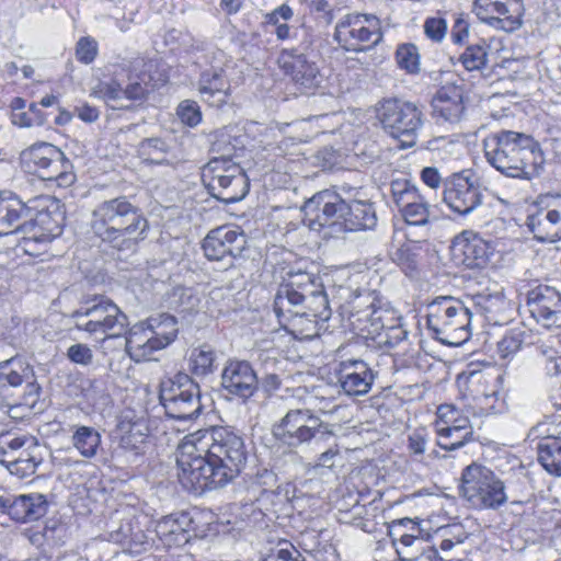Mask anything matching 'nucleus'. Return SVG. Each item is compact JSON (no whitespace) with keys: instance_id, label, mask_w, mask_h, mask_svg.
Here are the masks:
<instances>
[{"instance_id":"nucleus-1","label":"nucleus","mask_w":561,"mask_h":561,"mask_svg":"<svg viewBox=\"0 0 561 561\" xmlns=\"http://www.w3.org/2000/svg\"><path fill=\"white\" fill-rule=\"evenodd\" d=\"M243 438L228 426H211L186 435L178 447L179 480L188 491L224 486L247 462Z\"/></svg>"},{"instance_id":"nucleus-2","label":"nucleus","mask_w":561,"mask_h":561,"mask_svg":"<svg viewBox=\"0 0 561 561\" xmlns=\"http://www.w3.org/2000/svg\"><path fill=\"white\" fill-rule=\"evenodd\" d=\"M488 162L501 173L531 180L540 174L545 157L539 144L529 135L501 130L484 140Z\"/></svg>"},{"instance_id":"nucleus-3","label":"nucleus","mask_w":561,"mask_h":561,"mask_svg":"<svg viewBox=\"0 0 561 561\" xmlns=\"http://www.w3.org/2000/svg\"><path fill=\"white\" fill-rule=\"evenodd\" d=\"M93 233L118 250H129L147 237L149 224L126 196L101 202L92 211Z\"/></svg>"},{"instance_id":"nucleus-4","label":"nucleus","mask_w":561,"mask_h":561,"mask_svg":"<svg viewBox=\"0 0 561 561\" xmlns=\"http://www.w3.org/2000/svg\"><path fill=\"white\" fill-rule=\"evenodd\" d=\"M311 287L309 273H289L279 285L274 298V312L280 327L301 340L312 339L318 334L320 320L305 314L302 310L294 309L301 306L304 297L302 291H295L294 288L306 290Z\"/></svg>"},{"instance_id":"nucleus-5","label":"nucleus","mask_w":561,"mask_h":561,"mask_svg":"<svg viewBox=\"0 0 561 561\" xmlns=\"http://www.w3.org/2000/svg\"><path fill=\"white\" fill-rule=\"evenodd\" d=\"M427 329L442 344L459 346L471 335V311L451 296H439L426 306Z\"/></svg>"},{"instance_id":"nucleus-6","label":"nucleus","mask_w":561,"mask_h":561,"mask_svg":"<svg viewBox=\"0 0 561 561\" xmlns=\"http://www.w3.org/2000/svg\"><path fill=\"white\" fill-rule=\"evenodd\" d=\"M72 318L77 330L100 341L121 336L128 325L126 314L103 296L84 301Z\"/></svg>"},{"instance_id":"nucleus-7","label":"nucleus","mask_w":561,"mask_h":561,"mask_svg":"<svg viewBox=\"0 0 561 561\" xmlns=\"http://www.w3.org/2000/svg\"><path fill=\"white\" fill-rule=\"evenodd\" d=\"M21 164L28 173L44 181L55 182L59 187H68L76 181L73 165L65 153L49 142H38L21 152Z\"/></svg>"},{"instance_id":"nucleus-8","label":"nucleus","mask_w":561,"mask_h":561,"mask_svg":"<svg viewBox=\"0 0 561 561\" xmlns=\"http://www.w3.org/2000/svg\"><path fill=\"white\" fill-rule=\"evenodd\" d=\"M460 494L480 510H496L507 501L504 482L490 468L477 462L462 470Z\"/></svg>"},{"instance_id":"nucleus-9","label":"nucleus","mask_w":561,"mask_h":561,"mask_svg":"<svg viewBox=\"0 0 561 561\" xmlns=\"http://www.w3.org/2000/svg\"><path fill=\"white\" fill-rule=\"evenodd\" d=\"M376 116L383 130L401 142L402 148L416 144L423 125L422 111L411 102L385 99L377 104Z\"/></svg>"},{"instance_id":"nucleus-10","label":"nucleus","mask_w":561,"mask_h":561,"mask_svg":"<svg viewBox=\"0 0 561 561\" xmlns=\"http://www.w3.org/2000/svg\"><path fill=\"white\" fill-rule=\"evenodd\" d=\"M203 181L210 195L226 204L241 201L249 192L245 172L229 157L211 159L203 169Z\"/></svg>"},{"instance_id":"nucleus-11","label":"nucleus","mask_w":561,"mask_h":561,"mask_svg":"<svg viewBox=\"0 0 561 561\" xmlns=\"http://www.w3.org/2000/svg\"><path fill=\"white\" fill-rule=\"evenodd\" d=\"M159 398L165 414L174 420L196 419L203 409L199 386L186 374L163 380Z\"/></svg>"},{"instance_id":"nucleus-12","label":"nucleus","mask_w":561,"mask_h":561,"mask_svg":"<svg viewBox=\"0 0 561 561\" xmlns=\"http://www.w3.org/2000/svg\"><path fill=\"white\" fill-rule=\"evenodd\" d=\"M272 431L277 440L289 447H298L312 438L324 440L333 436L329 425L309 409L289 410Z\"/></svg>"},{"instance_id":"nucleus-13","label":"nucleus","mask_w":561,"mask_h":561,"mask_svg":"<svg viewBox=\"0 0 561 561\" xmlns=\"http://www.w3.org/2000/svg\"><path fill=\"white\" fill-rule=\"evenodd\" d=\"M304 224L310 230L333 236L341 233L342 214L345 201L334 190H322L313 194L301 207Z\"/></svg>"},{"instance_id":"nucleus-14","label":"nucleus","mask_w":561,"mask_h":561,"mask_svg":"<svg viewBox=\"0 0 561 561\" xmlns=\"http://www.w3.org/2000/svg\"><path fill=\"white\" fill-rule=\"evenodd\" d=\"M334 39L348 51H365L382 39L380 20L373 14H346L335 25Z\"/></svg>"},{"instance_id":"nucleus-15","label":"nucleus","mask_w":561,"mask_h":561,"mask_svg":"<svg viewBox=\"0 0 561 561\" xmlns=\"http://www.w3.org/2000/svg\"><path fill=\"white\" fill-rule=\"evenodd\" d=\"M483 194L478 179L462 170L444 182V203L456 214L468 215L482 204Z\"/></svg>"},{"instance_id":"nucleus-16","label":"nucleus","mask_w":561,"mask_h":561,"mask_svg":"<svg viewBox=\"0 0 561 561\" xmlns=\"http://www.w3.org/2000/svg\"><path fill=\"white\" fill-rule=\"evenodd\" d=\"M390 190L407 224L425 226L430 222L432 207L415 185L405 179H396L391 181Z\"/></svg>"},{"instance_id":"nucleus-17","label":"nucleus","mask_w":561,"mask_h":561,"mask_svg":"<svg viewBox=\"0 0 561 561\" xmlns=\"http://www.w3.org/2000/svg\"><path fill=\"white\" fill-rule=\"evenodd\" d=\"M25 385L20 405L33 408L38 399L41 387L36 382L33 367L21 358H11L0 363V393L9 388Z\"/></svg>"},{"instance_id":"nucleus-18","label":"nucleus","mask_w":561,"mask_h":561,"mask_svg":"<svg viewBox=\"0 0 561 561\" xmlns=\"http://www.w3.org/2000/svg\"><path fill=\"white\" fill-rule=\"evenodd\" d=\"M48 213H38L36 218L25 221L16 231L22 233L18 248L30 256H39L47 252L49 243L60 232L58 222H50Z\"/></svg>"},{"instance_id":"nucleus-19","label":"nucleus","mask_w":561,"mask_h":561,"mask_svg":"<svg viewBox=\"0 0 561 561\" xmlns=\"http://www.w3.org/2000/svg\"><path fill=\"white\" fill-rule=\"evenodd\" d=\"M450 249L454 260L469 268L486 266L494 250L490 242L472 230L457 234Z\"/></svg>"},{"instance_id":"nucleus-20","label":"nucleus","mask_w":561,"mask_h":561,"mask_svg":"<svg viewBox=\"0 0 561 561\" xmlns=\"http://www.w3.org/2000/svg\"><path fill=\"white\" fill-rule=\"evenodd\" d=\"M366 300L368 305L365 309L356 310L351 314L354 330L378 339L383 335V331H388L389 328H393L400 322V317L396 310L381 306L376 307L370 294L367 295Z\"/></svg>"},{"instance_id":"nucleus-21","label":"nucleus","mask_w":561,"mask_h":561,"mask_svg":"<svg viewBox=\"0 0 561 561\" xmlns=\"http://www.w3.org/2000/svg\"><path fill=\"white\" fill-rule=\"evenodd\" d=\"M247 245V237L239 227H218L208 232L203 250L208 260L220 261L239 256Z\"/></svg>"},{"instance_id":"nucleus-22","label":"nucleus","mask_w":561,"mask_h":561,"mask_svg":"<svg viewBox=\"0 0 561 561\" xmlns=\"http://www.w3.org/2000/svg\"><path fill=\"white\" fill-rule=\"evenodd\" d=\"M485 377L480 373H471L466 377L465 398L468 402L472 416H482L500 413L504 403L500 400L495 390L486 391Z\"/></svg>"},{"instance_id":"nucleus-23","label":"nucleus","mask_w":561,"mask_h":561,"mask_svg":"<svg viewBox=\"0 0 561 561\" xmlns=\"http://www.w3.org/2000/svg\"><path fill=\"white\" fill-rule=\"evenodd\" d=\"M279 68L291 78V80L305 90L317 88L321 82L319 68L309 61L304 54L295 49H283L278 56Z\"/></svg>"},{"instance_id":"nucleus-24","label":"nucleus","mask_w":561,"mask_h":561,"mask_svg":"<svg viewBox=\"0 0 561 561\" xmlns=\"http://www.w3.org/2000/svg\"><path fill=\"white\" fill-rule=\"evenodd\" d=\"M0 511L13 520L27 523L46 514L47 501L41 493L0 495Z\"/></svg>"},{"instance_id":"nucleus-25","label":"nucleus","mask_w":561,"mask_h":561,"mask_svg":"<svg viewBox=\"0 0 561 561\" xmlns=\"http://www.w3.org/2000/svg\"><path fill=\"white\" fill-rule=\"evenodd\" d=\"M533 314L546 328L558 327L561 320V295L550 286L539 285L528 294Z\"/></svg>"},{"instance_id":"nucleus-26","label":"nucleus","mask_w":561,"mask_h":561,"mask_svg":"<svg viewBox=\"0 0 561 561\" xmlns=\"http://www.w3.org/2000/svg\"><path fill=\"white\" fill-rule=\"evenodd\" d=\"M222 386L232 394L249 398L257 388V377L247 360H230L222 371Z\"/></svg>"},{"instance_id":"nucleus-27","label":"nucleus","mask_w":561,"mask_h":561,"mask_svg":"<svg viewBox=\"0 0 561 561\" xmlns=\"http://www.w3.org/2000/svg\"><path fill=\"white\" fill-rule=\"evenodd\" d=\"M339 382L348 396H363L369 392L374 382L371 369L364 360L348 359L340 363Z\"/></svg>"},{"instance_id":"nucleus-28","label":"nucleus","mask_w":561,"mask_h":561,"mask_svg":"<svg viewBox=\"0 0 561 561\" xmlns=\"http://www.w3.org/2000/svg\"><path fill=\"white\" fill-rule=\"evenodd\" d=\"M433 115L437 121L455 124L465 114L463 90L456 84H445L437 90L433 100Z\"/></svg>"},{"instance_id":"nucleus-29","label":"nucleus","mask_w":561,"mask_h":561,"mask_svg":"<svg viewBox=\"0 0 561 561\" xmlns=\"http://www.w3.org/2000/svg\"><path fill=\"white\" fill-rule=\"evenodd\" d=\"M508 0H474L472 12L488 25L503 31H513L520 23L510 15Z\"/></svg>"},{"instance_id":"nucleus-30","label":"nucleus","mask_w":561,"mask_h":561,"mask_svg":"<svg viewBox=\"0 0 561 561\" xmlns=\"http://www.w3.org/2000/svg\"><path fill=\"white\" fill-rule=\"evenodd\" d=\"M527 226L535 238L542 242H556L561 239V201L558 208L539 210L527 219Z\"/></svg>"},{"instance_id":"nucleus-31","label":"nucleus","mask_w":561,"mask_h":561,"mask_svg":"<svg viewBox=\"0 0 561 561\" xmlns=\"http://www.w3.org/2000/svg\"><path fill=\"white\" fill-rule=\"evenodd\" d=\"M158 350H162V344L156 341L147 320L133 325L126 337V351L135 362L149 358Z\"/></svg>"},{"instance_id":"nucleus-32","label":"nucleus","mask_w":561,"mask_h":561,"mask_svg":"<svg viewBox=\"0 0 561 561\" xmlns=\"http://www.w3.org/2000/svg\"><path fill=\"white\" fill-rule=\"evenodd\" d=\"M198 92L204 102L221 107L230 96V82L222 71H204L198 81Z\"/></svg>"},{"instance_id":"nucleus-33","label":"nucleus","mask_w":561,"mask_h":561,"mask_svg":"<svg viewBox=\"0 0 561 561\" xmlns=\"http://www.w3.org/2000/svg\"><path fill=\"white\" fill-rule=\"evenodd\" d=\"M126 66L129 70L128 76L125 77L124 98L127 100H141L151 88L152 77L150 70L152 64L145 61L142 58H136L133 61H127Z\"/></svg>"},{"instance_id":"nucleus-34","label":"nucleus","mask_w":561,"mask_h":561,"mask_svg":"<svg viewBox=\"0 0 561 561\" xmlns=\"http://www.w3.org/2000/svg\"><path fill=\"white\" fill-rule=\"evenodd\" d=\"M191 519L186 514L169 515L156 525V533L167 547H180L188 542Z\"/></svg>"},{"instance_id":"nucleus-35","label":"nucleus","mask_w":561,"mask_h":561,"mask_svg":"<svg viewBox=\"0 0 561 561\" xmlns=\"http://www.w3.org/2000/svg\"><path fill=\"white\" fill-rule=\"evenodd\" d=\"M30 208L12 193H0V236L16 232L28 217Z\"/></svg>"},{"instance_id":"nucleus-36","label":"nucleus","mask_w":561,"mask_h":561,"mask_svg":"<svg viewBox=\"0 0 561 561\" xmlns=\"http://www.w3.org/2000/svg\"><path fill=\"white\" fill-rule=\"evenodd\" d=\"M377 217L371 204L362 201L345 202V213L342 214L341 233L373 229Z\"/></svg>"},{"instance_id":"nucleus-37","label":"nucleus","mask_w":561,"mask_h":561,"mask_svg":"<svg viewBox=\"0 0 561 561\" xmlns=\"http://www.w3.org/2000/svg\"><path fill=\"white\" fill-rule=\"evenodd\" d=\"M309 278L312 284L311 289L302 290L300 288H294L295 291H302L304 294L301 306L295 309L302 310L305 314L312 316L321 322H325L331 317L327 294L322 289V285L317 283L313 275L309 274Z\"/></svg>"},{"instance_id":"nucleus-38","label":"nucleus","mask_w":561,"mask_h":561,"mask_svg":"<svg viewBox=\"0 0 561 561\" xmlns=\"http://www.w3.org/2000/svg\"><path fill=\"white\" fill-rule=\"evenodd\" d=\"M118 428L122 433L121 447L134 456L145 454L148 445L149 427L145 420L121 421Z\"/></svg>"},{"instance_id":"nucleus-39","label":"nucleus","mask_w":561,"mask_h":561,"mask_svg":"<svg viewBox=\"0 0 561 561\" xmlns=\"http://www.w3.org/2000/svg\"><path fill=\"white\" fill-rule=\"evenodd\" d=\"M470 415L472 414L468 403H465L462 408L449 403L440 404L436 410L435 432H439L443 427L472 430Z\"/></svg>"},{"instance_id":"nucleus-40","label":"nucleus","mask_w":561,"mask_h":561,"mask_svg":"<svg viewBox=\"0 0 561 561\" xmlns=\"http://www.w3.org/2000/svg\"><path fill=\"white\" fill-rule=\"evenodd\" d=\"M538 461L550 474L561 477V437L547 436L537 446Z\"/></svg>"},{"instance_id":"nucleus-41","label":"nucleus","mask_w":561,"mask_h":561,"mask_svg":"<svg viewBox=\"0 0 561 561\" xmlns=\"http://www.w3.org/2000/svg\"><path fill=\"white\" fill-rule=\"evenodd\" d=\"M139 157L150 164L173 165L176 157L171 147L160 138H148L142 140L138 147Z\"/></svg>"},{"instance_id":"nucleus-42","label":"nucleus","mask_w":561,"mask_h":561,"mask_svg":"<svg viewBox=\"0 0 561 561\" xmlns=\"http://www.w3.org/2000/svg\"><path fill=\"white\" fill-rule=\"evenodd\" d=\"M129 68L126 62L111 66L108 80H102L95 88V93L107 101H116L124 98L125 77L128 76Z\"/></svg>"},{"instance_id":"nucleus-43","label":"nucleus","mask_w":561,"mask_h":561,"mask_svg":"<svg viewBox=\"0 0 561 561\" xmlns=\"http://www.w3.org/2000/svg\"><path fill=\"white\" fill-rule=\"evenodd\" d=\"M388 533L393 542L399 541L404 547L415 542L423 543L419 525L408 517L392 520L388 525Z\"/></svg>"},{"instance_id":"nucleus-44","label":"nucleus","mask_w":561,"mask_h":561,"mask_svg":"<svg viewBox=\"0 0 561 561\" xmlns=\"http://www.w3.org/2000/svg\"><path fill=\"white\" fill-rule=\"evenodd\" d=\"M147 322L152 330L156 341L162 344V348L172 343L179 332L178 321L173 316L161 313L150 317Z\"/></svg>"},{"instance_id":"nucleus-45","label":"nucleus","mask_w":561,"mask_h":561,"mask_svg":"<svg viewBox=\"0 0 561 561\" xmlns=\"http://www.w3.org/2000/svg\"><path fill=\"white\" fill-rule=\"evenodd\" d=\"M71 442L82 457L92 458L100 447L101 435L93 427L78 426L72 434Z\"/></svg>"},{"instance_id":"nucleus-46","label":"nucleus","mask_w":561,"mask_h":561,"mask_svg":"<svg viewBox=\"0 0 561 561\" xmlns=\"http://www.w3.org/2000/svg\"><path fill=\"white\" fill-rule=\"evenodd\" d=\"M437 435V445L445 450H456L473 440V430H450L443 427Z\"/></svg>"},{"instance_id":"nucleus-47","label":"nucleus","mask_w":561,"mask_h":561,"mask_svg":"<svg viewBox=\"0 0 561 561\" xmlns=\"http://www.w3.org/2000/svg\"><path fill=\"white\" fill-rule=\"evenodd\" d=\"M474 307L485 316L489 321L496 322V316L505 310L506 301L500 294L478 295L473 298Z\"/></svg>"},{"instance_id":"nucleus-48","label":"nucleus","mask_w":561,"mask_h":561,"mask_svg":"<svg viewBox=\"0 0 561 561\" xmlns=\"http://www.w3.org/2000/svg\"><path fill=\"white\" fill-rule=\"evenodd\" d=\"M215 353L208 346L194 348L190 356V366L193 374L205 376L213 373L215 367Z\"/></svg>"},{"instance_id":"nucleus-49","label":"nucleus","mask_w":561,"mask_h":561,"mask_svg":"<svg viewBox=\"0 0 561 561\" xmlns=\"http://www.w3.org/2000/svg\"><path fill=\"white\" fill-rule=\"evenodd\" d=\"M367 515L368 508L365 505L356 503L350 511L341 512L339 519L342 523L351 524L365 533H371L374 525Z\"/></svg>"},{"instance_id":"nucleus-50","label":"nucleus","mask_w":561,"mask_h":561,"mask_svg":"<svg viewBox=\"0 0 561 561\" xmlns=\"http://www.w3.org/2000/svg\"><path fill=\"white\" fill-rule=\"evenodd\" d=\"M396 60L401 69L409 73H416L420 70V55L415 45L402 44L397 48Z\"/></svg>"},{"instance_id":"nucleus-51","label":"nucleus","mask_w":561,"mask_h":561,"mask_svg":"<svg viewBox=\"0 0 561 561\" xmlns=\"http://www.w3.org/2000/svg\"><path fill=\"white\" fill-rule=\"evenodd\" d=\"M41 459H15V457L0 458V463L3 465L7 470L16 476L19 479L28 478L35 473Z\"/></svg>"},{"instance_id":"nucleus-52","label":"nucleus","mask_w":561,"mask_h":561,"mask_svg":"<svg viewBox=\"0 0 561 561\" xmlns=\"http://www.w3.org/2000/svg\"><path fill=\"white\" fill-rule=\"evenodd\" d=\"M486 50L482 45H471L460 56L463 67L469 70H480L486 62Z\"/></svg>"},{"instance_id":"nucleus-53","label":"nucleus","mask_w":561,"mask_h":561,"mask_svg":"<svg viewBox=\"0 0 561 561\" xmlns=\"http://www.w3.org/2000/svg\"><path fill=\"white\" fill-rule=\"evenodd\" d=\"M523 344V333L511 331L497 343V353L501 358L506 359L516 354Z\"/></svg>"},{"instance_id":"nucleus-54","label":"nucleus","mask_w":561,"mask_h":561,"mask_svg":"<svg viewBox=\"0 0 561 561\" xmlns=\"http://www.w3.org/2000/svg\"><path fill=\"white\" fill-rule=\"evenodd\" d=\"M176 114L181 122L190 127L197 126L202 121V112L195 101H182L178 106Z\"/></svg>"},{"instance_id":"nucleus-55","label":"nucleus","mask_w":561,"mask_h":561,"mask_svg":"<svg viewBox=\"0 0 561 561\" xmlns=\"http://www.w3.org/2000/svg\"><path fill=\"white\" fill-rule=\"evenodd\" d=\"M98 55V43L90 36L81 37L76 47L77 59L83 64H91Z\"/></svg>"},{"instance_id":"nucleus-56","label":"nucleus","mask_w":561,"mask_h":561,"mask_svg":"<svg viewBox=\"0 0 561 561\" xmlns=\"http://www.w3.org/2000/svg\"><path fill=\"white\" fill-rule=\"evenodd\" d=\"M444 536L439 543V549L444 552L450 551L457 545H461L467 538L465 531L459 526L445 528Z\"/></svg>"},{"instance_id":"nucleus-57","label":"nucleus","mask_w":561,"mask_h":561,"mask_svg":"<svg viewBox=\"0 0 561 561\" xmlns=\"http://www.w3.org/2000/svg\"><path fill=\"white\" fill-rule=\"evenodd\" d=\"M447 32L446 21L442 18H428L424 23L425 35L434 41L442 42Z\"/></svg>"},{"instance_id":"nucleus-58","label":"nucleus","mask_w":561,"mask_h":561,"mask_svg":"<svg viewBox=\"0 0 561 561\" xmlns=\"http://www.w3.org/2000/svg\"><path fill=\"white\" fill-rule=\"evenodd\" d=\"M69 359L83 366L90 365L93 360L92 350L87 344H73L67 351Z\"/></svg>"},{"instance_id":"nucleus-59","label":"nucleus","mask_w":561,"mask_h":561,"mask_svg":"<svg viewBox=\"0 0 561 561\" xmlns=\"http://www.w3.org/2000/svg\"><path fill=\"white\" fill-rule=\"evenodd\" d=\"M35 447V439L33 437H14L7 443V447H0V458L15 457V454L24 447Z\"/></svg>"},{"instance_id":"nucleus-60","label":"nucleus","mask_w":561,"mask_h":561,"mask_svg":"<svg viewBox=\"0 0 561 561\" xmlns=\"http://www.w3.org/2000/svg\"><path fill=\"white\" fill-rule=\"evenodd\" d=\"M265 561H306V559L294 546L287 545L270 553Z\"/></svg>"},{"instance_id":"nucleus-61","label":"nucleus","mask_w":561,"mask_h":561,"mask_svg":"<svg viewBox=\"0 0 561 561\" xmlns=\"http://www.w3.org/2000/svg\"><path fill=\"white\" fill-rule=\"evenodd\" d=\"M427 434L424 428L413 431L409 435L408 448L414 455H423L427 445Z\"/></svg>"},{"instance_id":"nucleus-62","label":"nucleus","mask_w":561,"mask_h":561,"mask_svg":"<svg viewBox=\"0 0 561 561\" xmlns=\"http://www.w3.org/2000/svg\"><path fill=\"white\" fill-rule=\"evenodd\" d=\"M146 543V535L140 529L139 526L133 525V530L127 537L126 545L124 548L130 553H140L142 551L144 545Z\"/></svg>"},{"instance_id":"nucleus-63","label":"nucleus","mask_w":561,"mask_h":561,"mask_svg":"<svg viewBox=\"0 0 561 561\" xmlns=\"http://www.w3.org/2000/svg\"><path fill=\"white\" fill-rule=\"evenodd\" d=\"M195 298L193 297L191 289L184 287H176L172 294V305L181 307L183 310H187L194 307Z\"/></svg>"},{"instance_id":"nucleus-64","label":"nucleus","mask_w":561,"mask_h":561,"mask_svg":"<svg viewBox=\"0 0 561 561\" xmlns=\"http://www.w3.org/2000/svg\"><path fill=\"white\" fill-rule=\"evenodd\" d=\"M405 335L407 332L402 328L401 323L398 322V324L393 325V328H389L388 331H383V335H381V337L378 339L380 343L393 347L397 344H399L402 340H404Z\"/></svg>"}]
</instances>
